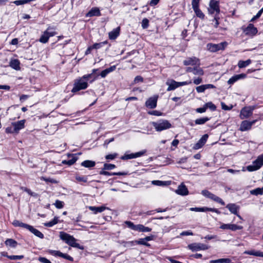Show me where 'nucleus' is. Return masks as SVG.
<instances>
[{
    "label": "nucleus",
    "mask_w": 263,
    "mask_h": 263,
    "mask_svg": "<svg viewBox=\"0 0 263 263\" xmlns=\"http://www.w3.org/2000/svg\"><path fill=\"white\" fill-rule=\"evenodd\" d=\"M176 193L182 196H185L189 194V191L185 185L183 184L180 185L176 190Z\"/></svg>",
    "instance_id": "nucleus-17"
},
{
    "label": "nucleus",
    "mask_w": 263,
    "mask_h": 263,
    "mask_svg": "<svg viewBox=\"0 0 263 263\" xmlns=\"http://www.w3.org/2000/svg\"><path fill=\"white\" fill-rule=\"evenodd\" d=\"M152 184L155 185L162 186L164 184V183L163 181H162L154 180L152 181Z\"/></svg>",
    "instance_id": "nucleus-55"
},
{
    "label": "nucleus",
    "mask_w": 263,
    "mask_h": 263,
    "mask_svg": "<svg viewBox=\"0 0 263 263\" xmlns=\"http://www.w3.org/2000/svg\"><path fill=\"white\" fill-rule=\"evenodd\" d=\"M54 205L57 208L60 209L64 207V203L62 201L57 200L54 203Z\"/></svg>",
    "instance_id": "nucleus-46"
},
{
    "label": "nucleus",
    "mask_w": 263,
    "mask_h": 263,
    "mask_svg": "<svg viewBox=\"0 0 263 263\" xmlns=\"http://www.w3.org/2000/svg\"><path fill=\"white\" fill-rule=\"evenodd\" d=\"M195 13H196V15L197 17L203 19L204 17V14L202 13V12L200 10V9L197 8L194 10Z\"/></svg>",
    "instance_id": "nucleus-40"
},
{
    "label": "nucleus",
    "mask_w": 263,
    "mask_h": 263,
    "mask_svg": "<svg viewBox=\"0 0 263 263\" xmlns=\"http://www.w3.org/2000/svg\"><path fill=\"white\" fill-rule=\"evenodd\" d=\"M201 194L205 197L208 198L211 200H213V201L220 203L222 205H224L225 204L224 202L222 200V199L217 196L216 195L213 194V193H211L208 190H205L202 191Z\"/></svg>",
    "instance_id": "nucleus-8"
},
{
    "label": "nucleus",
    "mask_w": 263,
    "mask_h": 263,
    "mask_svg": "<svg viewBox=\"0 0 263 263\" xmlns=\"http://www.w3.org/2000/svg\"><path fill=\"white\" fill-rule=\"evenodd\" d=\"M50 28H48L47 29L44 31L45 32V33L47 34V35L48 36L49 38L50 37L53 36L56 34V33L54 31H50Z\"/></svg>",
    "instance_id": "nucleus-49"
},
{
    "label": "nucleus",
    "mask_w": 263,
    "mask_h": 263,
    "mask_svg": "<svg viewBox=\"0 0 263 263\" xmlns=\"http://www.w3.org/2000/svg\"><path fill=\"white\" fill-rule=\"evenodd\" d=\"M5 243L7 246H9L13 248H15L17 245V242L16 241L10 238L6 239Z\"/></svg>",
    "instance_id": "nucleus-28"
},
{
    "label": "nucleus",
    "mask_w": 263,
    "mask_h": 263,
    "mask_svg": "<svg viewBox=\"0 0 263 263\" xmlns=\"http://www.w3.org/2000/svg\"><path fill=\"white\" fill-rule=\"evenodd\" d=\"M48 36L47 35L45 32H44L43 34L41 35L39 41L42 43H46L48 41Z\"/></svg>",
    "instance_id": "nucleus-39"
},
{
    "label": "nucleus",
    "mask_w": 263,
    "mask_h": 263,
    "mask_svg": "<svg viewBox=\"0 0 263 263\" xmlns=\"http://www.w3.org/2000/svg\"><path fill=\"white\" fill-rule=\"evenodd\" d=\"M204 212L211 211V212H215L217 213H219L218 210L216 209L204 207Z\"/></svg>",
    "instance_id": "nucleus-60"
},
{
    "label": "nucleus",
    "mask_w": 263,
    "mask_h": 263,
    "mask_svg": "<svg viewBox=\"0 0 263 263\" xmlns=\"http://www.w3.org/2000/svg\"><path fill=\"white\" fill-rule=\"evenodd\" d=\"M216 263H231V260L229 258H220L215 260Z\"/></svg>",
    "instance_id": "nucleus-45"
},
{
    "label": "nucleus",
    "mask_w": 263,
    "mask_h": 263,
    "mask_svg": "<svg viewBox=\"0 0 263 263\" xmlns=\"http://www.w3.org/2000/svg\"><path fill=\"white\" fill-rule=\"evenodd\" d=\"M243 32L246 35L253 36L257 33V29L252 24H249L248 26L244 29Z\"/></svg>",
    "instance_id": "nucleus-11"
},
{
    "label": "nucleus",
    "mask_w": 263,
    "mask_h": 263,
    "mask_svg": "<svg viewBox=\"0 0 263 263\" xmlns=\"http://www.w3.org/2000/svg\"><path fill=\"white\" fill-rule=\"evenodd\" d=\"M209 120H210L209 118L204 117V118L196 119L195 121V122L196 124L202 125V124H204L207 121H208Z\"/></svg>",
    "instance_id": "nucleus-35"
},
{
    "label": "nucleus",
    "mask_w": 263,
    "mask_h": 263,
    "mask_svg": "<svg viewBox=\"0 0 263 263\" xmlns=\"http://www.w3.org/2000/svg\"><path fill=\"white\" fill-rule=\"evenodd\" d=\"M76 179L78 182H87L88 177L85 176H76Z\"/></svg>",
    "instance_id": "nucleus-38"
},
{
    "label": "nucleus",
    "mask_w": 263,
    "mask_h": 263,
    "mask_svg": "<svg viewBox=\"0 0 263 263\" xmlns=\"http://www.w3.org/2000/svg\"><path fill=\"white\" fill-rule=\"evenodd\" d=\"M117 154H109L105 156V158L106 159L113 160L117 157Z\"/></svg>",
    "instance_id": "nucleus-61"
},
{
    "label": "nucleus",
    "mask_w": 263,
    "mask_h": 263,
    "mask_svg": "<svg viewBox=\"0 0 263 263\" xmlns=\"http://www.w3.org/2000/svg\"><path fill=\"white\" fill-rule=\"evenodd\" d=\"M7 257L11 260L21 259L24 258L23 255H8Z\"/></svg>",
    "instance_id": "nucleus-48"
},
{
    "label": "nucleus",
    "mask_w": 263,
    "mask_h": 263,
    "mask_svg": "<svg viewBox=\"0 0 263 263\" xmlns=\"http://www.w3.org/2000/svg\"><path fill=\"white\" fill-rule=\"evenodd\" d=\"M255 109V106H249L243 107L240 112L239 117L241 119L248 118L253 114V111Z\"/></svg>",
    "instance_id": "nucleus-7"
},
{
    "label": "nucleus",
    "mask_w": 263,
    "mask_h": 263,
    "mask_svg": "<svg viewBox=\"0 0 263 263\" xmlns=\"http://www.w3.org/2000/svg\"><path fill=\"white\" fill-rule=\"evenodd\" d=\"M77 159L76 157H72V159L68 160H63L62 163L64 164H67L68 165H71L73 164L77 161Z\"/></svg>",
    "instance_id": "nucleus-36"
},
{
    "label": "nucleus",
    "mask_w": 263,
    "mask_h": 263,
    "mask_svg": "<svg viewBox=\"0 0 263 263\" xmlns=\"http://www.w3.org/2000/svg\"><path fill=\"white\" fill-rule=\"evenodd\" d=\"M12 224H13V225L14 227H23V228H25L26 229H27V228H28V227L29 226V224L23 223V222H21V221H20L19 220H14L13 221Z\"/></svg>",
    "instance_id": "nucleus-33"
},
{
    "label": "nucleus",
    "mask_w": 263,
    "mask_h": 263,
    "mask_svg": "<svg viewBox=\"0 0 263 263\" xmlns=\"http://www.w3.org/2000/svg\"><path fill=\"white\" fill-rule=\"evenodd\" d=\"M100 175H105V176H113V175H117V176H124L127 175V172H117V173H109L107 171H104L103 170L102 171L100 172L99 173Z\"/></svg>",
    "instance_id": "nucleus-26"
},
{
    "label": "nucleus",
    "mask_w": 263,
    "mask_h": 263,
    "mask_svg": "<svg viewBox=\"0 0 263 263\" xmlns=\"http://www.w3.org/2000/svg\"><path fill=\"white\" fill-rule=\"evenodd\" d=\"M60 237L62 240L72 247L80 249H83V247L79 243L76 242V239L72 236L65 232H61L60 233Z\"/></svg>",
    "instance_id": "nucleus-2"
},
{
    "label": "nucleus",
    "mask_w": 263,
    "mask_h": 263,
    "mask_svg": "<svg viewBox=\"0 0 263 263\" xmlns=\"http://www.w3.org/2000/svg\"><path fill=\"white\" fill-rule=\"evenodd\" d=\"M105 44V43H95L91 46V48L92 49H99L102 47V44Z\"/></svg>",
    "instance_id": "nucleus-58"
},
{
    "label": "nucleus",
    "mask_w": 263,
    "mask_h": 263,
    "mask_svg": "<svg viewBox=\"0 0 263 263\" xmlns=\"http://www.w3.org/2000/svg\"><path fill=\"white\" fill-rule=\"evenodd\" d=\"M242 227L241 226H237L235 224H222L220 228L223 230H231L232 231H235L238 230H241L242 229Z\"/></svg>",
    "instance_id": "nucleus-12"
},
{
    "label": "nucleus",
    "mask_w": 263,
    "mask_h": 263,
    "mask_svg": "<svg viewBox=\"0 0 263 263\" xmlns=\"http://www.w3.org/2000/svg\"><path fill=\"white\" fill-rule=\"evenodd\" d=\"M31 2V0H17L14 2V3L17 5H24Z\"/></svg>",
    "instance_id": "nucleus-47"
},
{
    "label": "nucleus",
    "mask_w": 263,
    "mask_h": 263,
    "mask_svg": "<svg viewBox=\"0 0 263 263\" xmlns=\"http://www.w3.org/2000/svg\"><path fill=\"white\" fill-rule=\"evenodd\" d=\"M250 194L253 195H262L263 194V187H258L250 191Z\"/></svg>",
    "instance_id": "nucleus-34"
},
{
    "label": "nucleus",
    "mask_w": 263,
    "mask_h": 263,
    "mask_svg": "<svg viewBox=\"0 0 263 263\" xmlns=\"http://www.w3.org/2000/svg\"><path fill=\"white\" fill-rule=\"evenodd\" d=\"M145 153V151H141L136 153H132L130 154H125L123 156L121 157L122 160H128L133 158L139 157L143 155Z\"/></svg>",
    "instance_id": "nucleus-13"
},
{
    "label": "nucleus",
    "mask_w": 263,
    "mask_h": 263,
    "mask_svg": "<svg viewBox=\"0 0 263 263\" xmlns=\"http://www.w3.org/2000/svg\"><path fill=\"white\" fill-rule=\"evenodd\" d=\"M124 223L129 228L135 231L136 230L137 225H135L133 222L129 221H125Z\"/></svg>",
    "instance_id": "nucleus-41"
},
{
    "label": "nucleus",
    "mask_w": 263,
    "mask_h": 263,
    "mask_svg": "<svg viewBox=\"0 0 263 263\" xmlns=\"http://www.w3.org/2000/svg\"><path fill=\"white\" fill-rule=\"evenodd\" d=\"M95 164V162L91 160H85L81 163L82 166L87 168L92 167Z\"/></svg>",
    "instance_id": "nucleus-29"
},
{
    "label": "nucleus",
    "mask_w": 263,
    "mask_h": 263,
    "mask_svg": "<svg viewBox=\"0 0 263 263\" xmlns=\"http://www.w3.org/2000/svg\"><path fill=\"white\" fill-rule=\"evenodd\" d=\"M148 23L149 21L147 18H144L143 19L142 21V27L143 29H146L148 26Z\"/></svg>",
    "instance_id": "nucleus-52"
},
{
    "label": "nucleus",
    "mask_w": 263,
    "mask_h": 263,
    "mask_svg": "<svg viewBox=\"0 0 263 263\" xmlns=\"http://www.w3.org/2000/svg\"><path fill=\"white\" fill-rule=\"evenodd\" d=\"M148 114L151 115L156 116H161L162 115V113L158 110H152L148 112Z\"/></svg>",
    "instance_id": "nucleus-50"
},
{
    "label": "nucleus",
    "mask_w": 263,
    "mask_h": 263,
    "mask_svg": "<svg viewBox=\"0 0 263 263\" xmlns=\"http://www.w3.org/2000/svg\"><path fill=\"white\" fill-rule=\"evenodd\" d=\"M27 230H28L29 231L32 233L36 236L40 238H44L43 234L39 230H37V229L34 228L32 226L29 225L27 228Z\"/></svg>",
    "instance_id": "nucleus-24"
},
{
    "label": "nucleus",
    "mask_w": 263,
    "mask_h": 263,
    "mask_svg": "<svg viewBox=\"0 0 263 263\" xmlns=\"http://www.w3.org/2000/svg\"><path fill=\"white\" fill-rule=\"evenodd\" d=\"M41 180H44L46 182H50L52 183H57L58 182L56 180L51 178H46L45 177H41Z\"/></svg>",
    "instance_id": "nucleus-42"
},
{
    "label": "nucleus",
    "mask_w": 263,
    "mask_h": 263,
    "mask_svg": "<svg viewBox=\"0 0 263 263\" xmlns=\"http://www.w3.org/2000/svg\"><path fill=\"white\" fill-rule=\"evenodd\" d=\"M202 78H199V77H198L197 78H195L193 81V83L196 85H198V84H200L201 83H202Z\"/></svg>",
    "instance_id": "nucleus-64"
},
{
    "label": "nucleus",
    "mask_w": 263,
    "mask_h": 263,
    "mask_svg": "<svg viewBox=\"0 0 263 263\" xmlns=\"http://www.w3.org/2000/svg\"><path fill=\"white\" fill-rule=\"evenodd\" d=\"M222 109L225 110H230L232 108V106L231 105L230 107H229L227 105H226L223 102L221 103Z\"/></svg>",
    "instance_id": "nucleus-57"
},
{
    "label": "nucleus",
    "mask_w": 263,
    "mask_h": 263,
    "mask_svg": "<svg viewBox=\"0 0 263 263\" xmlns=\"http://www.w3.org/2000/svg\"><path fill=\"white\" fill-rule=\"evenodd\" d=\"M25 122V120H22L16 122L12 123V125L14 127V131L16 133H18L20 129L24 128Z\"/></svg>",
    "instance_id": "nucleus-15"
},
{
    "label": "nucleus",
    "mask_w": 263,
    "mask_h": 263,
    "mask_svg": "<svg viewBox=\"0 0 263 263\" xmlns=\"http://www.w3.org/2000/svg\"><path fill=\"white\" fill-rule=\"evenodd\" d=\"M184 65H199V60L196 57L189 58L183 61Z\"/></svg>",
    "instance_id": "nucleus-14"
},
{
    "label": "nucleus",
    "mask_w": 263,
    "mask_h": 263,
    "mask_svg": "<svg viewBox=\"0 0 263 263\" xmlns=\"http://www.w3.org/2000/svg\"><path fill=\"white\" fill-rule=\"evenodd\" d=\"M187 247L193 252L200 250H205L209 248L208 246L201 243H193L189 245Z\"/></svg>",
    "instance_id": "nucleus-9"
},
{
    "label": "nucleus",
    "mask_w": 263,
    "mask_h": 263,
    "mask_svg": "<svg viewBox=\"0 0 263 263\" xmlns=\"http://www.w3.org/2000/svg\"><path fill=\"white\" fill-rule=\"evenodd\" d=\"M193 74L195 75L201 76L204 74V71L203 69L199 66V65H196L194 67Z\"/></svg>",
    "instance_id": "nucleus-31"
},
{
    "label": "nucleus",
    "mask_w": 263,
    "mask_h": 263,
    "mask_svg": "<svg viewBox=\"0 0 263 263\" xmlns=\"http://www.w3.org/2000/svg\"><path fill=\"white\" fill-rule=\"evenodd\" d=\"M120 31V27H118L117 28L113 29L111 32L109 33V38L110 40L116 39L119 35Z\"/></svg>",
    "instance_id": "nucleus-27"
},
{
    "label": "nucleus",
    "mask_w": 263,
    "mask_h": 263,
    "mask_svg": "<svg viewBox=\"0 0 263 263\" xmlns=\"http://www.w3.org/2000/svg\"><path fill=\"white\" fill-rule=\"evenodd\" d=\"M251 63V60L248 59L245 61H239L238 63V66L240 68H244L248 66Z\"/></svg>",
    "instance_id": "nucleus-32"
},
{
    "label": "nucleus",
    "mask_w": 263,
    "mask_h": 263,
    "mask_svg": "<svg viewBox=\"0 0 263 263\" xmlns=\"http://www.w3.org/2000/svg\"><path fill=\"white\" fill-rule=\"evenodd\" d=\"M158 96L156 95L147 99L145 102V106L151 109H154L157 106Z\"/></svg>",
    "instance_id": "nucleus-10"
},
{
    "label": "nucleus",
    "mask_w": 263,
    "mask_h": 263,
    "mask_svg": "<svg viewBox=\"0 0 263 263\" xmlns=\"http://www.w3.org/2000/svg\"><path fill=\"white\" fill-rule=\"evenodd\" d=\"M219 19V17H218V15H214V18L213 19V22H215L214 24V26L215 27V28H217L219 25V22H218V20Z\"/></svg>",
    "instance_id": "nucleus-56"
},
{
    "label": "nucleus",
    "mask_w": 263,
    "mask_h": 263,
    "mask_svg": "<svg viewBox=\"0 0 263 263\" xmlns=\"http://www.w3.org/2000/svg\"><path fill=\"white\" fill-rule=\"evenodd\" d=\"M101 15L99 9L97 7L92 8L87 14L86 16L92 17L94 16H100Z\"/></svg>",
    "instance_id": "nucleus-25"
},
{
    "label": "nucleus",
    "mask_w": 263,
    "mask_h": 263,
    "mask_svg": "<svg viewBox=\"0 0 263 263\" xmlns=\"http://www.w3.org/2000/svg\"><path fill=\"white\" fill-rule=\"evenodd\" d=\"M91 78L92 74H88L75 80L71 92H76L80 90L86 89L88 86V82Z\"/></svg>",
    "instance_id": "nucleus-1"
},
{
    "label": "nucleus",
    "mask_w": 263,
    "mask_h": 263,
    "mask_svg": "<svg viewBox=\"0 0 263 263\" xmlns=\"http://www.w3.org/2000/svg\"><path fill=\"white\" fill-rule=\"evenodd\" d=\"M146 241H147L146 240V239H145V238H140L139 240H136V244L142 245L145 246L146 247H149L150 244L147 243Z\"/></svg>",
    "instance_id": "nucleus-37"
},
{
    "label": "nucleus",
    "mask_w": 263,
    "mask_h": 263,
    "mask_svg": "<svg viewBox=\"0 0 263 263\" xmlns=\"http://www.w3.org/2000/svg\"><path fill=\"white\" fill-rule=\"evenodd\" d=\"M190 211L195 212H204V207L202 208H191Z\"/></svg>",
    "instance_id": "nucleus-54"
},
{
    "label": "nucleus",
    "mask_w": 263,
    "mask_h": 263,
    "mask_svg": "<svg viewBox=\"0 0 263 263\" xmlns=\"http://www.w3.org/2000/svg\"><path fill=\"white\" fill-rule=\"evenodd\" d=\"M227 45L228 43L226 42H221L217 44L208 43L206 45V48L209 51L214 52L219 50H224Z\"/></svg>",
    "instance_id": "nucleus-5"
},
{
    "label": "nucleus",
    "mask_w": 263,
    "mask_h": 263,
    "mask_svg": "<svg viewBox=\"0 0 263 263\" xmlns=\"http://www.w3.org/2000/svg\"><path fill=\"white\" fill-rule=\"evenodd\" d=\"M136 231L142 232H151L152 231V229L148 227H145L142 224H137Z\"/></svg>",
    "instance_id": "nucleus-30"
},
{
    "label": "nucleus",
    "mask_w": 263,
    "mask_h": 263,
    "mask_svg": "<svg viewBox=\"0 0 263 263\" xmlns=\"http://www.w3.org/2000/svg\"><path fill=\"white\" fill-rule=\"evenodd\" d=\"M9 66L16 70H19L21 69L20 62L17 59H12L9 62Z\"/></svg>",
    "instance_id": "nucleus-21"
},
{
    "label": "nucleus",
    "mask_w": 263,
    "mask_h": 263,
    "mask_svg": "<svg viewBox=\"0 0 263 263\" xmlns=\"http://www.w3.org/2000/svg\"><path fill=\"white\" fill-rule=\"evenodd\" d=\"M39 260L43 263H51V262L49 260L43 257H40L39 258Z\"/></svg>",
    "instance_id": "nucleus-59"
},
{
    "label": "nucleus",
    "mask_w": 263,
    "mask_h": 263,
    "mask_svg": "<svg viewBox=\"0 0 263 263\" xmlns=\"http://www.w3.org/2000/svg\"><path fill=\"white\" fill-rule=\"evenodd\" d=\"M88 208L89 210L93 212V214H97L98 213H101L104 210L108 209V208L104 205L101 206H89Z\"/></svg>",
    "instance_id": "nucleus-19"
},
{
    "label": "nucleus",
    "mask_w": 263,
    "mask_h": 263,
    "mask_svg": "<svg viewBox=\"0 0 263 263\" xmlns=\"http://www.w3.org/2000/svg\"><path fill=\"white\" fill-rule=\"evenodd\" d=\"M208 12L210 14L218 15L220 12L219 2L216 0H211L209 4V7L208 8Z\"/></svg>",
    "instance_id": "nucleus-6"
},
{
    "label": "nucleus",
    "mask_w": 263,
    "mask_h": 263,
    "mask_svg": "<svg viewBox=\"0 0 263 263\" xmlns=\"http://www.w3.org/2000/svg\"><path fill=\"white\" fill-rule=\"evenodd\" d=\"M200 0H193L192 5L193 10L199 8V3Z\"/></svg>",
    "instance_id": "nucleus-51"
},
{
    "label": "nucleus",
    "mask_w": 263,
    "mask_h": 263,
    "mask_svg": "<svg viewBox=\"0 0 263 263\" xmlns=\"http://www.w3.org/2000/svg\"><path fill=\"white\" fill-rule=\"evenodd\" d=\"M204 105H205L206 109L208 108H209L211 110H213V111L216 110V106L211 102H208V103H205Z\"/></svg>",
    "instance_id": "nucleus-44"
},
{
    "label": "nucleus",
    "mask_w": 263,
    "mask_h": 263,
    "mask_svg": "<svg viewBox=\"0 0 263 263\" xmlns=\"http://www.w3.org/2000/svg\"><path fill=\"white\" fill-rule=\"evenodd\" d=\"M151 124L158 132L170 129L172 127V124L165 119H160L156 122H152Z\"/></svg>",
    "instance_id": "nucleus-3"
},
{
    "label": "nucleus",
    "mask_w": 263,
    "mask_h": 263,
    "mask_svg": "<svg viewBox=\"0 0 263 263\" xmlns=\"http://www.w3.org/2000/svg\"><path fill=\"white\" fill-rule=\"evenodd\" d=\"M166 84L168 86L167 88V91H168L174 90L178 87V82L174 80H168L166 82Z\"/></svg>",
    "instance_id": "nucleus-18"
},
{
    "label": "nucleus",
    "mask_w": 263,
    "mask_h": 263,
    "mask_svg": "<svg viewBox=\"0 0 263 263\" xmlns=\"http://www.w3.org/2000/svg\"><path fill=\"white\" fill-rule=\"evenodd\" d=\"M196 90L198 93H201L204 92L206 89L204 85H202L196 87Z\"/></svg>",
    "instance_id": "nucleus-53"
},
{
    "label": "nucleus",
    "mask_w": 263,
    "mask_h": 263,
    "mask_svg": "<svg viewBox=\"0 0 263 263\" xmlns=\"http://www.w3.org/2000/svg\"><path fill=\"white\" fill-rule=\"evenodd\" d=\"M51 253L54 256H58L70 261H73V258L67 254H64L59 251H52Z\"/></svg>",
    "instance_id": "nucleus-20"
},
{
    "label": "nucleus",
    "mask_w": 263,
    "mask_h": 263,
    "mask_svg": "<svg viewBox=\"0 0 263 263\" xmlns=\"http://www.w3.org/2000/svg\"><path fill=\"white\" fill-rule=\"evenodd\" d=\"M251 125L250 123V121L247 120L243 121L240 124V126L239 128L240 130L241 131H246L250 129L251 128Z\"/></svg>",
    "instance_id": "nucleus-22"
},
{
    "label": "nucleus",
    "mask_w": 263,
    "mask_h": 263,
    "mask_svg": "<svg viewBox=\"0 0 263 263\" xmlns=\"http://www.w3.org/2000/svg\"><path fill=\"white\" fill-rule=\"evenodd\" d=\"M114 141V138H110V139H106V140H105L104 142V144H103V145L104 147H107V145L108 144Z\"/></svg>",
    "instance_id": "nucleus-63"
},
{
    "label": "nucleus",
    "mask_w": 263,
    "mask_h": 263,
    "mask_svg": "<svg viewBox=\"0 0 263 263\" xmlns=\"http://www.w3.org/2000/svg\"><path fill=\"white\" fill-rule=\"evenodd\" d=\"M247 75L244 73L239 74H236L231 77L228 81V83L230 85L233 84L235 82L237 81L238 80L241 79H244L246 78Z\"/></svg>",
    "instance_id": "nucleus-16"
},
{
    "label": "nucleus",
    "mask_w": 263,
    "mask_h": 263,
    "mask_svg": "<svg viewBox=\"0 0 263 263\" xmlns=\"http://www.w3.org/2000/svg\"><path fill=\"white\" fill-rule=\"evenodd\" d=\"M116 167V165L112 164L105 163L103 166V170H111Z\"/></svg>",
    "instance_id": "nucleus-43"
},
{
    "label": "nucleus",
    "mask_w": 263,
    "mask_h": 263,
    "mask_svg": "<svg viewBox=\"0 0 263 263\" xmlns=\"http://www.w3.org/2000/svg\"><path fill=\"white\" fill-rule=\"evenodd\" d=\"M226 208L229 209L231 213L234 214H237V213L239 209V206L235 203L228 204Z\"/></svg>",
    "instance_id": "nucleus-23"
},
{
    "label": "nucleus",
    "mask_w": 263,
    "mask_h": 263,
    "mask_svg": "<svg viewBox=\"0 0 263 263\" xmlns=\"http://www.w3.org/2000/svg\"><path fill=\"white\" fill-rule=\"evenodd\" d=\"M206 108L204 105L203 107L197 108L196 109V111L197 112H198V113H203V112H204L206 111Z\"/></svg>",
    "instance_id": "nucleus-62"
},
{
    "label": "nucleus",
    "mask_w": 263,
    "mask_h": 263,
    "mask_svg": "<svg viewBox=\"0 0 263 263\" xmlns=\"http://www.w3.org/2000/svg\"><path fill=\"white\" fill-rule=\"evenodd\" d=\"M263 165V154L259 156L253 162L251 165L247 167V170L249 172H253L259 170Z\"/></svg>",
    "instance_id": "nucleus-4"
}]
</instances>
